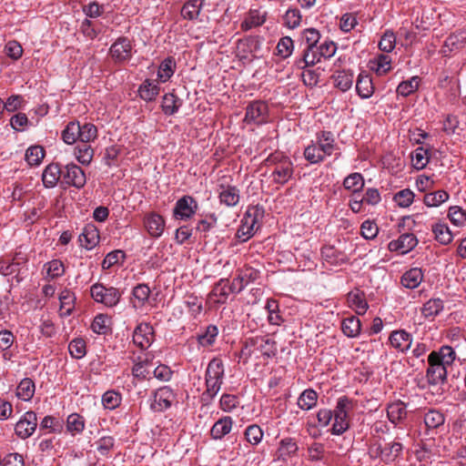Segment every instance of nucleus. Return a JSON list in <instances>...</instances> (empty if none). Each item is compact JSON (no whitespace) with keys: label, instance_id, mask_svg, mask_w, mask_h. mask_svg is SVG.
Here are the masks:
<instances>
[{"label":"nucleus","instance_id":"1","mask_svg":"<svg viewBox=\"0 0 466 466\" xmlns=\"http://www.w3.org/2000/svg\"><path fill=\"white\" fill-rule=\"evenodd\" d=\"M206 390L202 394V400H212L220 390L224 378V365L220 359H212L206 370Z\"/></svg>","mask_w":466,"mask_h":466},{"label":"nucleus","instance_id":"2","mask_svg":"<svg viewBox=\"0 0 466 466\" xmlns=\"http://www.w3.org/2000/svg\"><path fill=\"white\" fill-rule=\"evenodd\" d=\"M61 183L80 189L85 187L86 177L82 167L76 164L69 163L62 167Z\"/></svg>","mask_w":466,"mask_h":466},{"label":"nucleus","instance_id":"3","mask_svg":"<svg viewBox=\"0 0 466 466\" xmlns=\"http://www.w3.org/2000/svg\"><path fill=\"white\" fill-rule=\"evenodd\" d=\"M429 367L426 370V378L430 385L443 384L447 380V367L437 360L436 354L428 356Z\"/></svg>","mask_w":466,"mask_h":466},{"label":"nucleus","instance_id":"4","mask_svg":"<svg viewBox=\"0 0 466 466\" xmlns=\"http://www.w3.org/2000/svg\"><path fill=\"white\" fill-rule=\"evenodd\" d=\"M268 115V105L264 101L255 100L247 106L244 121L247 124L261 125L267 122Z\"/></svg>","mask_w":466,"mask_h":466},{"label":"nucleus","instance_id":"5","mask_svg":"<svg viewBox=\"0 0 466 466\" xmlns=\"http://www.w3.org/2000/svg\"><path fill=\"white\" fill-rule=\"evenodd\" d=\"M260 272L249 266L238 270V275L234 278L232 283L229 285L231 292L239 293L249 283L254 282L259 278Z\"/></svg>","mask_w":466,"mask_h":466},{"label":"nucleus","instance_id":"6","mask_svg":"<svg viewBox=\"0 0 466 466\" xmlns=\"http://www.w3.org/2000/svg\"><path fill=\"white\" fill-rule=\"evenodd\" d=\"M109 53L116 64H123L132 56L131 41L125 36L117 38L110 46Z\"/></svg>","mask_w":466,"mask_h":466},{"label":"nucleus","instance_id":"7","mask_svg":"<svg viewBox=\"0 0 466 466\" xmlns=\"http://www.w3.org/2000/svg\"><path fill=\"white\" fill-rule=\"evenodd\" d=\"M198 207V202L193 197L183 196L176 202L173 216L177 219L190 218L197 212Z\"/></svg>","mask_w":466,"mask_h":466},{"label":"nucleus","instance_id":"8","mask_svg":"<svg viewBox=\"0 0 466 466\" xmlns=\"http://www.w3.org/2000/svg\"><path fill=\"white\" fill-rule=\"evenodd\" d=\"M37 426V416L35 411H26L24 416L15 424V434L25 440L30 437L35 431Z\"/></svg>","mask_w":466,"mask_h":466},{"label":"nucleus","instance_id":"9","mask_svg":"<svg viewBox=\"0 0 466 466\" xmlns=\"http://www.w3.org/2000/svg\"><path fill=\"white\" fill-rule=\"evenodd\" d=\"M154 328L148 323H140L133 332V342L141 350L150 346L154 339Z\"/></svg>","mask_w":466,"mask_h":466},{"label":"nucleus","instance_id":"10","mask_svg":"<svg viewBox=\"0 0 466 466\" xmlns=\"http://www.w3.org/2000/svg\"><path fill=\"white\" fill-rule=\"evenodd\" d=\"M264 217V209L262 207L252 206L248 208L242 219L243 226L247 227V232L254 231L255 233L260 228V222Z\"/></svg>","mask_w":466,"mask_h":466},{"label":"nucleus","instance_id":"11","mask_svg":"<svg viewBox=\"0 0 466 466\" xmlns=\"http://www.w3.org/2000/svg\"><path fill=\"white\" fill-rule=\"evenodd\" d=\"M298 451L299 446L294 438H283L279 442V447L276 451L277 460L286 462L289 458L296 456Z\"/></svg>","mask_w":466,"mask_h":466},{"label":"nucleus","instance_id":"12","mask_svg":"<svg viewBox=\"0 0 466 466\" xmlns=\"http://www.w3.org/2000/svg\"><path fill=\"white\" fill-rule=\"evenodd\" d=\"M418 241L416 235H400L398 239L389 243V249L400 254H407L417 246Z\"/></svg>","mask_w":466,"mask_h":466},{"label":"nucleus","instance_id":"13","mask_svg":"<svg viewBox=\"0 0 466 466\" xmlns=\"http://www.w3.org/2000/svg\"><path fill=\"white\" fill-rule=\"evenodd\" d=\"M218 198L221 204L227 207H235L239 202V189L236 186L220 184Z\"/></svg>","mask_w":466,"mask_h":466},{"label":"nucleus","instance_id":"14","mask_svg":"<svg viewBox=\"0 0 466 466\" xmlns=\"http://www.w3.org/2000/svg\"><path fill=\"white\" fill-rule=\"evenodd\" d=\"M60 179L62 180V167L58 163H51L45 167L42 181L46 188L56 187Z\"/></svg>","mask_w":466,"mask_h":466},{"label":"nucleus","instance_id":"15","mask_svg":"<svg viewBox=\"0 0 466 466\" xmlns=\"http://www.w3.org/2000/svg\"><path fill=\"white\" fill-rule=\"evenodd\" d=\"M422 216L417 214L414 216L404 217L399 223V230L405 233H421L425 229Z\"/></svg>","mask_w":466,"mask_h":466},{"label":"nucleus","instance_id":"16","mask_svg":"<svg viewBox=\"0 0 466 466\" xmlns=\"http://www.w3.org/2000/svg\"><path fill=\"white\" fill-rule=\"evenodd\" d=\"M293 167L290 160H282L273 169L271 177L275 183L285 184L292 177Z\"/></svg>","mask_w":466,"mask_h":466},{"label":"nucleus","instance_id":"17","mask_svg":"<svg viewBox=\"0 0 466 466\" xmlns=\"http://www.w3.org/2000/svg\"><path fill=\"white\" fill-rule=\"evenodd\" d=\"M232 293L229 290L228 279H220L212 288V290L208 294V298L211 299L213 297L218 298L215 302L218 304H225L228 298V295Z\"/></svg>","mask_w":466,"mask_h":466},{"label":"nucleus","instance_id":"18","mask_svg":"<svg viewBox=\"0 0 466 466\" xmlns=\"http://www.w3.org/2000/svg\"><path fill=\"white\" fill-rule=\"evenodd\" d=\"M390 345L396 350L404 352L411 345V335L405 330L392 331L390 338Z\"/></svg>","mask_w":466,"mask_h":466},{"label":"nucleus","instance_id":"19","mask_svg":"<svg viewBox=\"0 0 466 466\" xmlns=\"http://www.w3.org/2000/svg\"><path fill=\"white\" fill-rule=\"evenodd\" d=\"M356 91L361 98H370L374 93V86L370 76L361 72L356 83Z\"/></svg>","mask_w":466,"mask_h":466},{"label":"nucleus","instance_id":"20","mask_svg":"<svg viewBox=\"0 0 466 466\" xmlns=\"http://www.w3.org/2000/svg\"><path fill=\"white\" fill-rule=\"evenodd\" d=\"M387 415L390 422L398 424L407 417V405L401 400L390 403L387 408Z\"/></svg>","mask_w":466,"mask_h":466},{"label":"nucleus","instance_id":"21","mask_svg":"<svg viewBox=\"0 0 466 466\" xmlns=\"http://www.w3.org/2000/svg\"><path fill=\"white\" fill-rule=\"evenodd\" d=\"M233 420L229 416H225L217 420L210 430V436L214 440H221L228 434L232 429Z\"/></svg>","mask_w":466,"mask_h":466},{"label":"nucleus","instance_id":"22","mask_svg":"<svg viewBox=\"0 0 466 466\" xmlns=\"http://www.w3.org/2000/svg\"><path fill=\"white\" fill-rule=\"evenodd\" d=\"M321 58L318 47H306L302 56L296 61V66L300 69H305L320 62Z\"/></svg>","mask_w":466,"mask_h":466},{"label":"nucleus","instance_id":"23","mask_svg":"<svg viewBox=\"0 0 466 466\" xmlns=\"http://www.w3.org/2000/svg\"><path fill=\"white\" fill-rule=\"evenodd\" d=\"M347 299L350 307L354 308L357 314L363 315L366 313L369 305L365 299V294L363 291L360 289L350 291L347 295Z\"/></svg>","mask_w":466,"mask_h":466},{"label":"nucleus","instance_id":"24","mask_svg":"<svg viewBox=\"0 0 466 466\" xmlns=\"http://www.w3.org/2000/svg\"><path fill=\"white\" fill-rule=\"evenodd\" d=\"M423 279V273L419 268H412L406 271L400 279L403 287L413 289L417 288Z\"/></svg>","mask_w":466,"mask_h":466},{"label":"nucleus","instance_id":"25","mask_svg":"<svg viewBox=\"0 0 466 466\" xmlns=\"http://www.w3.org/2000/svg\"><path fill=\"white\" fill-rule=\"evenodd\" d=\"M257 350H258L264 357L273 358L277 355V342L266 336H258Z\"/></svg>","mask_w":466,"mask_h":466},{"label":"nucleus","instance_id":"26","mask_svg":"<svg viewBox=\"0 0 466 466\" xmlns=\"http://www.w3.org/2000/svg\"><path fill=\"white\" fill-rule=\"evenodd\" d=\"M341 329L349 338L357 337L361 329V323L358 317L350 316L345 318L341 322Z\"/></svg>","mask_w":466,"mask_h":466},{"label":"nucleus","instance_id":"27","mask_svg":"<svg viewBox=\"0 0 466 466\" xmlns=\"http://www.w3.org/2000/svg\"><path fill=\"white\" fill-rule=\"evenodd\" d=\"M333 83L334 86L341 90L342 92H345L351 88L353 84V74L350 71H337L333 76Z\"/></svg>","mask_w":466,"mask_h":466},{"label":"nucleus","instance_id":"28","mask_svg":"<svg viewBox=\"0 0 466 466\" xmlns=\"http://www.w3.org/2000/svg\"><path fill=\"white\" fill-rule=\"evenodd\" d=\"M318 393L313 389H307L298 399V406L303 410H309L317 405Z\"/></svg>","mask_w":466,"mask_h":466},{"label":"nucleus","instance_id":"29","mask_svg":"<svg viewBox=\"0 0 466 466\" xmlns=\"http://www.w3.org/2000/svg\"><path fill=\"white\" fill-rule=\"evenodd\" d=\"M444 414L438 410L430 409L424 414V423L428 430L438 429L444 424Z\"/></svg>","mask_w":466,"mask_h":466},{"label":"nucleus","instance_id":"30","mask_svg":"<svg viewBox=\"0 0 466 466\" xmlns=\"http://www.w3.org/2000/svg\"><path fill=\"white\" fill-rule=\"evenodd\" d=\"M182 105V100L173 93L166 94L162 99V110L165 115L171 116L177 112Z\"/></svg>","mask_w":466,"mask_h":466},{"label":"nucleus","instance_id":"31","mask_svg":"<svg viewBox=\"0 0 466 466\" xmlns=\"http://www.w3.org/2000/svg\"><path fill=\"white\" fill-rule=\"evenodd\" d=\"M159 86L150 79H146L138 88L139 96L146 101H153L159 94Z\"/></svg>","mask_w":466,"mask_h":466},{"label":"nucleus","instance_id":"32","mask_svg":"<svg viewBox=\"0 0 466 466\" xmlns=\"http://www.w3.org/2000/svg\"><path fill=\"white\" fill-rule=\"evenodd\" d=\"M35 383L30 378L23 379L16 388V396L23 400H30L35 394Z\"/></svg>","mask_w":466,"mask_h":466},{"label":"nucleus","instance_id":"33","mask_svg":"<svg viewBox=\"0 0 466 466\" xmlns=\"http://www.w3.org/2000/svg\"><path fill=\"white\" fill-rule=\"evenodd\" d=\"M75 156L82 165H89L93 159L94 149L88 143H80L75 147Z\"/></svg>","mask_w":466,"mask_h":466},{"label":"nucleus","instance_id":"34","mask_svg":"<svg viewBox=\"0 0 466 466\" xmlns=\"http://www.w3.org/2000/svg\"><path fill=\"white\" fill-rule=\"evenodd\" d=\"M144 224L147 233H163L165 221L158 214H150L146 217Z\"/></svg>","mask_w":466,"mask_h":466},{"label":"nucleus","instance_id":"35","mask_svg":"<svg viewBox=\"0 0 466 466\" xmlns=\"http://www.w3.org/2000/svg\"><path fill=\"white\" fill-rule=\"evenodd\" d=\"M204 0H188L181 9V15L188 20L198 18Z\"/></svg>","mask_w":466,"mask_h":466},{"label":"nucleus","instance_id":"36","mask_svg":"<svg viewBox=\"0 0 466 466\" xmlns=\"http://www.w3.org/2000/svg\"><path fill=\"white\" fill-rule=\"evenodd\" d=\"M176 68V61L172 56L164 59L157 72V77L163 83L167 82L174 74Z\"/></svg>","mask_w":466,"mask_h":466},{"label":"nucleus","instance_id":"37","mask_svg":"<svg viewBox=\"0 0 466 466\" xmlns=\"http://www.w3.org/2000/svg\"><path fill=\"white\" fill-rule=\"evenodd\" d=\"M266 21V15H260L259 11L250 10L248 15L241 23L240 27L243 31H248L253 27L262 25Z\"/></svg>","mask_w":466,"mask_h":466},{"label":"nucleus","instance_id":"38","mask_svg":"<svg viewBox=\"0 0 466 466\" xmlns=\"http://www.w3.org/2000/svg\"><path fill=\"white\" fill-rule=\"evenodd\" d=\"M80 124L79 122H69L66 128L62 131V139L66 144L72 145L78 141L79 139V131H80Z\"/></svg>","mask_w":466,"mask_h":466},{"label":"nucleus","instance_id":"39","mask_svg":"<svg viewBox=\"0 0 466 466\" xmlns=\"http://www.w3.org/2000/svg\"><path fill=\"white\" fill-rule=\"evenodd\" d=\"M91 329L96 334L106 335L111 330L110 318L106 314H98L95 317Z\"/></svg>","mask_w":466,"mask_h":466},{"label":"nucleus","instance_id":"40","mask_svg":"<svg viewBox=\"0 0 466 466\" xmlns=\"http://www.w3.org/2000/svg\"><path fill=\"white\" fill-rule=\"evenodd\" d=\"M443 301L441 299H431L423 304L421 313L425 318H433L443 309Z\"/></svg>","mask_w":466,"mask_h":466},{"label":"nucleus","instance_id":"41","mask_svg":"<svg viewBox=\"0 0 466 466\" xmlns=\"http://www.w3.org/2000/svg\"><path fill=\"white\" fill-rule=\"evenodd\" d=\"M403 446L400 442L387 443L383 447V461L385 463L393 462L402 451Z\"/></svg>","mask_w":466,"mask_h":466},{"label":"nucleus","instance_id":"42","mask_svg":"<svg viewBox=\"0 0 466 466\" xmlns=\"http://www.w3.org/2000/svg\"><path fill=\"white\" fill-rule=\"evenodd\" d=\"M431 354H436L437 360L446 367L451 366L456 359L454 350L448 345L441 347L439 350L431 351Z\"/></svg>","mask_w":466,"mask_h":466},{"label":"nucleus","instance_id":"43","mask_svg":"<svg viewBox=\"0 0 466 466\" xmlns=\"http://www.w3.org/2000/svg\"><path fill=\"white\" fill-rule=\"evenodd\" d=\"M346 189L351 190L355 195L364 187V179L360 173H352L349 175L343 181Z\"/></svg>","mask_w":466,"mask_h":466},{"label":"nucleus","instance_id":"44","mask_svg":"<svg viewBox=\"0 0 466 466\" xmlns=\"http://www.w3.org/2000/svg\"><path fill=\"white\" fill-rule=\"evenodd\" d=\"M237 48L242 53L257 52L260 48V42L258 36H248L238 41Z\"/></svg>","mask_w":466,"mask_h":466},{"label":"nucleus","instance_id":"45","mask_svg":"<svg viewBox=\"0 0 466 466\" xmlns=\"http://www.w3.org/2000/svg\"><path fill=\"white\" fill-rule=\"evenodd\" d=\"M68 350L72 358L80 360L86 354V344L84 339L76 338L70 341Z\"/></svg>","mask_w":466,"mask_h":466},{"label":"nucleus","instance_id":"46","mask_svg":"<svg viewBox=\"0 0 466 466\" xmlns=\"http://www.w3.org/2000/svg\"><path fill=\"white\" fill-rule=\"evenodd\" d=\"M20 269L21 267H19V263H16V261H12L11 259L6 258H2L0 259V274L4 276H10L15 274L17 281H20V279H18Z\"/></svg>","mask_w":466,"mask_h":466},{"label":"nucleus","instance_id":"47","mask_svg":"<svg viewBox=\"0 0 466 466\" xmlns=\"http://www.w3.org/2000/svg\"><path fill=\"white\" fill-rule=\"evenodd\" d=\"M449 198V194L444 190H438L435 192L424 195L423 202L428 207H438Z\"/></svg>","mask_w":466,"mask_h":466},{"label":"nucleus","instance_id":"48","mask_svg":"<svg viewBox=\"0 0 466 466\" xmlns=\"http://www.w3.org/2000/svg\"><path fill=\"white\" fill-rule=\"evenodd\" d=\"M263 431L257 424L247 427L244 432L245 440L251 445H258L263 438Z\"/></svg>","mask_w":466,"mask_h":466},{"label":"nucleus","instance_id":"49","mask_svg":"<svg viewBox=\"0 0 466 466\" xmlns=\"http://www.w3.org/2000/svg\"><path fill=\"white\" fill-rule=\"evenodd\" d=\"M353 409V401L347 396L339 398L333 412V417H348L349 411Z\"/></svg>","mask_w":466,"mask_h":466},{"label":"nucleus","instance_id":"50","mask_svg":"<svg viewBox=\"0 0 466 466\" xmlns=\"http://www.w3.org/2000/svg\"><path fill=\"white\" fill-rule=\"evenodd\" d=\"M318 146L322 149L324 154L330 156L335 147L333 134L329 131H323L319 137Z\"/></svg>","mask_w":466,"mask_h":466},{"label":"nucleus","instance_id":"51","mask_svg":"<svg viewBox=\"0 0 466 466\" xmlns=\"http://www.w3.org/2000/svg\"><path fill=\"white\" fill-rule=\"evenodd\" d=\"M218 334V329L215 325L207 327L206 331L198 336V343L203 347L212 346Z\"/></svg>","mask_w":466,"mask_h":466},{"label":"nucleus","instance_id":"52","mask_svg":"<svg viewBox=\"0 0 466 466\" xmlns=\"http://www.w3.org/2000/svg\"><path fill=\"white\" fill-rule=\"evenodd\" d=\"M45 149L41 146H32L25 152V160L29 165H38L45 157Z\"/></svg>","mask_w":466,"mask_h":466},{"label":"nucleus","instance_id":"53","mask_svg":"<svg viewBox=\"0 0 466 466\" xmlns=\"http://www.w3.org/2000/svg\"><path fill=\"white\" fill-rule=\"evenodd\" d=\"M79 131V139L80 143H89L93 141L97 137V129L96 127L91 123H86L83 126H80Z\"/></svg>","mask_w":466,"mask_h":466},{"label":"nucleus","instance_id":"54","mask_svg":"<svg viewBox=\"0 0 466 466\" xmlns=\"http://www.w3.org/2000/svg\"><path fill=\"white\" fill-rule=\"evenodd\" d=\"M125 258H126V254L123 250L116 249V250L111 251L104 258V260L102 262V268L104 269H108L112 266H114L117 263L123 264Z\"/></svg>","mask_w":466,"mask_h":466},{"label":"nucleus","instance_id":"55","mask_svg":"<svg viewBox=\"0 0 466 466\" xmlns=\"http://www.w3.org/2000/svg\"><path fill=\"white\" fill-rule=\"evenodd\" d=\"M413 167L420 170L429 163V152L423 147H418L411 155Z\"/></svg>","mask_w":466,"mask_h":466},{"label":"nucleus","instance_id":"56","mask_svg":"<svg viewBox=\"0 0 466 466\" xmlns=\"http://www.w3.org/2000/svg\"><path fill=\"white\" fill-rule=\"evenodd\" d=\"M324 152L318 145L308 146L304 150L305 158L311 164H317L324 159Z\"/></svg>","mask_w":466,"mask_h":466},{"label":"nucleus","instance_id":"57","mask_svg":"<svg viewBox=\"0 0 466 466\" xmlns=\"http://www.w3.org/2000/svg\"><path fill=\"white\" fill-rule=\"evenodd\" d=\"M102 403L106 409L114 410L121 403V394L115 390H107L102 396Z\"/></svg>","mask_w":466,"mask_h":466},{"label":"nucleus","instance_id":"58","mask_svg":"<svg viewBox=\"0 0 466 466\" xmlns=\"http://www.w3.org/2000/svg\"><path fill=\"white\" fill-rule=\"evenodd\" d=\"M393 199L399 207L408 208L413 202L414 193L410 189L405 188L397 192Z\"/></svg>","mask_w":466,"mask_h":466},{"label":"nucleus","instance_id":"59","mask_svg":"<svg viewBox=\"0 0 466 466\" xmlns=\"http://www.w3.org/2000/svg\"><path fill=\"white\" fill-rule=\"evenodd\" d=\"M121 298V293L116 288L110 287L104 289V298L101 303L106 307L116 306Z\"/></svg>","mask_w":466,"mask_h":466},{"label":"nucleus","instance_id":"60","mask_svg":"<svg viewBox=\"0 0 466 466\" xmlns=\"http://www.w3.org/2000/svg\"><path fill=\"white\" fill-rule=\"evenodd\" d=\"M466 45V36L463 33L452 34L445 40L444 46L450 51L462 48Z\"/></svg>","mask_w":466,"mask_h":466},{"label":"nucleus","instance_id":"61","mask_svg":"<svg viewBox=\"0 0 466 466\" xmlns=\"http://www.w3.org/2000/svg\"><path fill=\"white\" fill-rule=\"evenodd\" d=\"M46 267L47 276L54 279L61 277L65 273L64 264L59 259H53L45 265Z\"/></svg>","mask_w":466,"mask_h":466},{"label":"nucleus","instance_id":"62","mask_svg":"<svg viewBox=\"0 0 466 466\" xmlns=\"http://www.w3.org/2000/svg\"><path fill=\"white\" fill-rule=\"evenodd\" d=\"M284 24L289 28H296L301 22L300 11L297 8L289 9L283 16Z\"/></svg>","mask_w":466,"mask_h":466},{"label":"nucleus","instance_id":"63","mask_svg":"<svg viewBox=\"0 0 466 466\" xmlns=\"http://www.w3.org/2000/svg\"><path fill=\"white\" fill-rule=\"evenodd\" d=\"M419 86V77L414 76L410 80L402 81L397 87V93L402 96H407L417 90Z\"/></svg>","mask_w":466,"mask_h":466},{"label":"nucleus","instance_id":"64","mask_svg":"<svg viewBox=\"0 0 466 466\" xmlns=\"http://www.w3.org/2000/svg\"><path fill=\"white\" fill-rule=\"evenodd\" d=\"M293 47V40L289 36H284L277 45V54L283 58H287L291 55Z\"/></svg>","mask_w":466,"mask_h":466}]
</instances>
